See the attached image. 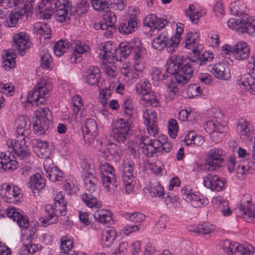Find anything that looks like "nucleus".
<instances>
[{
  "label": "nucleus",
  "instance_id": "f257e3e1",
  "mask_svg": "<svg viewBox=\"0 0 255 255\" xmlns=\"http://www.w3.org/2000/svg\"><path fill=\"white\" fill-rule=\"evenodd\" d=\"M190 62L183 60L182 56L173 55L167 60L166 71L168 73L174 76L177 83L184 85L189 82L194 74V66L196 59H189Z\"/></svg>",
  "mask_w": 255,
  "mask_h": 255
},
{
  "label": "nucleus",
  "instance_id": "f03ea898",
  "mask_svg": "<svg viewBox=\"0 0 255 255\" xmlns=\"http://www.w3.org/2000/svg\"><path fill=\"white\" fill-rule=\"evenodd\" d=\"M17 128L15 131L16 138L10 140L7 142L9 147L12 148L14 154L19 159L26 158L29 156L27 142L29 141L30 135V123L24 118L19 119L17 122Z\"/></svg>",
  "mask_w": 255,
  "mask_h": 255
},
{
  "label": "nucleus",
  "instance_id": "7ed1b4c3",
  "mask_svg": "<svg viewBox=\"0 0 255 255\" xmlns=\"http://www.w3.org/2000/svg\"><path fill=\"white\" fill-rule=\"evenodd\" d=\"M37 7L40 17L42 19H50L53 13H55L56 19L60 22L69 18V4L68 0H41Z\"/></svg>",
  "mask_w": 255,
  "mask_h": 255
},
{
  "label": "nucleus",
  "instance_id": "20e7f679",
  "mask_svg": "<svg viewBox=\"0 0 255 255\" xmlns=\"http://www.w3.org/2000/svg\"><path fill=\"white\" fill-rule=\"evenodd\" d=\"M54 207L51 205H46L45 211L47 213L46 218L40 219L43 226L46 227L48 225L56 224L58 221V214L61 216H65L67 214V202L65 200L64 194L59 192L54 199Z\"/></svg>",
  "mask_w": 255,
  "mask_h": 255
},
{
  "label": "nucleus",
  "instance_id": "39448f33",
  "mask_svg": "<svg viewBox=\"0 0 255 255\" xmlns=\"http://www.w3.org/2000/svg\"><path fill=\"white\" fill-rule=\"evenodd\" d=\"M131 118H121L114 122L112 126L110 136L119 143H124L132 134Z\"/></svg>",
  "mask_w": 255,
  "mask_h": 255
},
{
  "label": "nucleus",
  "instance_id": "423d86ee",
  "mask_svg": "<svg viewBox=\"0 0 255 255\" xmlns=\"http://www.w3.org/2000/svg\"><path fill=\"white\" fill-rule=\"evenodd\" d=\"M52 89L50 81L46 77H43L28 93L27 102L32 106L43 105L46 100V95Z\"/></svg>",
  "mask_w": 255,
  "mask_h": 255
},
{
  "label": "nucleus",
  "instance_id": "0eeeda50",
  "mask_svg": "<svg viewBox=\"0 0 255 255\" xmlns=\"http://www.w3.org/2000/svg\"><path fill=\"white\" fill-rule=\"evenodd\" d=\"M51 112L48 108H40L35 113L33 118V127L36 133L39 135L46 133L51 127Z\"/></svg>",
  "mask_w": 255,
  "mask_h": 255
},
{
  "label": "nucleus",
  "instance_id": "6e6552de",
  "mask_svg": "<svg viewBox=\"0 0 255 255\" xmlns=\"http://www.w3.org/2000/svg\"><path fill=\"white\" fill-rule=\"evenodd\" d=\"M228 27L240 33H247L255 36V18L246 16L241 18H231L228 21Z\"/></svg>",
  "mask_w": 255,
  "mask_h": 255
},
{
  "label": "nucleus",
  "instance_id": "1a4fd4ad",
  "mask_svg": "<svg viewBox=\"0 0 255 255\" xmlns=\"http://www.w3.org/2000/svg\"><path fill=\"white\" fill-rule=\"evenodd\" d=\"M224 159L223 151L221 149L216 148L211 149L205 160V168L210 171L216 169L221 166Z\"/></svg>",
  "mask_w": 255,
  "mask_h": 255
},
{
  "label": "nucleus",
  "instance_id": "9d476101",
  "mask_svg": "<svg viewBox=\"0 0 255 255\" xmlns=\"http://www.w3.org/2000/svg\"><path fill=\"white\" fill-rule=\"evenodd\" d=\"M252 246L247 248L238 243H232L229 240H226L223 245L224 251L228 255H251Z\"/></svg>",
  "mask_w": 255,
  "mask_h": 255
},
{
  "label": "nucleus",
  "instance_id": "9b49d317",
  "mask_svg": "<svg viewBox=\"0 0 255 255\" xmlns=\"http://www.w3.org/2000/svg\"><path fill=\"white\" fill-rule=\"evenodd\" d=\"M13 40V47L17 50L21 56L24 55L31 45L29 36L25 32H20L14 34Z\"/></svg>",
  "mask_w": 255,
  "mask_h": 255
},
{
  "label": "nucleus",
  "instance_id": "f8f14e48",
  "mask_svg": "<svg viewBox=\"0 0 255 255\" xmlns=\"http://www.w3.org/2000/svg\"><path fill=\"white\" fill-rule=\"evenodd\" d=\"M199 40V34L196 31H190L187 33L185 38L184 47L187 49H192L194 57L198 58L200 55V50L202 48L201 45L198 43Z\"/></svg>",
  "mask_w": 255,
  "mask_h": 255
},
{
  "label": "nucleus",
  "instance_id": "ddd939ff",
  "mask_svg": "<svg viewBox=\"0 0 255 255\" xmlns=\"http://www.w3.org/2000/svg\"><path fill=\"white\" fill-rule=\"evenodd\" d=\"M189 187H185L181 191L183 198L187 202L191 203L194 208L201 207L206 204L207 200L200 194H197L192 192Z\"/></svg>",
  "mask_w": 255,
  "mask_h": 255
},
{
  "label": "nucleus",
  "instance_id": "4468645a",
  "mask_svg": "<svg viewBox=\"0 0 255 255\" xmlns=\"http://www.w3.org/2000/svg\"><path fill=\"white\" fill-rule=\"evenodd\" d=\"M224 181L217 175L208 174L203 178V185L212 191L219 192L225 188Z\"/></svg>",
  "mask_w": 255,
  "mask_h": 255
},
{
  "label": "nucleus",
  "instance_id": "2eb2a0df",
  "mask_svg": "<svg viewBox=\"0 0 255 255\" xmlns=\"http://www.w3.org/2000/svg\"><path fill=\"white\" fill-rule=\"evenodd\" d=\"M237 129L241 139L244 141H249L252 139L254 130L249 122L241 119L238 122Z\"/></svg>",
  "mask_w": 255,
  "mask_h": 255
},
{
  "label": "nucleus",
  "instance_id": "dca6fc26",
  "mask_svg": "<svg viewBox=\"0 0 255 255\" xmlns=\"http://www.w3.org/2000/svg\"><path fill=\"white\" fill-rule=\"evenodd\" d=\"M9 152H0V171H12L17 167L18 163Z\"/></svg>",
  "mask_w": 255,
  "mask_h": 255
},
{
  "label": "nucleus",
  "instance_id": "f3484780",
  "mask_svg": "<svg viewBox=\"0 0 255 255\" xmlns=\"http://www.w3.org/2000/svg\"><path fill=\"white\" fill-rule=\"evenodd\" d=\"M35 228H31L29 230V234L26 239L23 240V246L21 249V255H29L34 254L37 250V246L34 244H32L33 240L35 238Z\"/></svg>",
  "mask_w": 255,
  "mask_h": 255
},
{
  "label": "nucleus",
  "instance_id": "a211bd4d",
  "mask_svg": "<svg viewBox=\"0 0 255 255\" xmlns=\"http://www.w3.org/2000/svg\"><path fill=\"white\" fill-rule=\"evenodd\" d=\"M7 216L10 219L15 221L20 228L27 229L29 227V219L28 216L21 214L15 208L7 209L6 210Z\"/></svg>",
  "mask_w": 255,
  "mask_h": 255
},
{
  "label": "nucleus",
  "instance_id": "6ab92c4d",
  "mask_svg": "<svg viewBox=\"0 0 255 255\" xmlns=\"http://www.w3.org/2000/svg\"><path fill=\"white\" fill-rule=\"evenodd\" d=\"M132 43H128L127 42L121 43L118 48L114 49V52L112 53V56L117 61L125 60L132 51Z\"/></svg>",
  "mask_w": 255,
  "mask_h": 255
},
{
  "label": "nucleus",
  "instance_id": "aec40b11",
  "mask_svg": "<svg viewBox=\"0 0 255 255\" xmlns=\"http://www.w3.org/2000/svg\"><path fill=\"white\" fill-rule=\"evenodd\" d=\"M24 8H21L19 11H12L8 14V17L4 21V25L8 27H16L19 19L24 14H28L30 10L25 7V5H23Z\"/></svg>",
  "mask_w": 255,
  "mask_h": 255
},
{
  "label": "nucleus",
  "instance_id": "412c9836",
  "mask_svg": "<svg viewBox=\"0 0 255 255\" xmlns=\"http://www.w3.org/2000/svg\"><path fill=\"white\" fill-rule=\"evenodd\" d=\"M238 216L242 217L246 222L255 221V207L248 203V206L240 205L236 209Z\"/></svg>",
  "mask_w": 255,
  "mask_h": 255
},
{
  "label": "nucleus",
  "instance_id": "4be33fe9",
  "mask_svg": "<svg viewBox=\"0 0 255 255\" xmlns=\"http://www.w3.org/2000/svg\"><path fill=\"white\" fill-rule=\"evenodd\" d=\"M4 197L7 202L16 204L20 202L22 194L17 186H14L12 187L9 185H6Z\"/></svg>",
  "mask_w": 255,
  "mask_h": 255
},
{
  "label": "nucleus",
  "instance_id": "5701e85b",
  "mask_svg": "<svg viewBox=\"0 0 255 255\" xmlns=\"http://www.w3.org/2000/svg\"><path fill=\"white\" fill-rule=\"evenodd\" d=\"M100 71L98 67L91 66L85 71L83 77L84 81L89 85L93 86L98 83L100 77Z\"/></svg>",
  "mask_w": 255,
  "mask_h": 255
},
{
  "label": "nucleus",
  "instance_id": "b1692460",
  "mask_svg": "<svg viewBox=\"0 0 255 255\" xmlns=\"http://www.w3.org/2000/svg\"><path fill=\"white\" fill-rule=\"evenodd\" d=\"M250 54V48L245 42H240L234 45L233 55L238 60H244L248 58Z\"/></svg>",
  "mask_w": 255,
  "mask_h": 255
},
{
  "label": "nucleus",
  "instance_id": "393cba45",
  "mask_svg": "<svg viewBox=\"0 0 255 255\" xmlns=\"http://www.w3.org/2000/svg\"><path fill=\"white\" fill-rule=\"evenodd\" d=\"M137 28V19L136 16L131 14L127 21L122 23L119 27V31L123 34H128Z\"/></svg>",
  "mask_w": 255,
  "mask_h": 255
},
{
  "label": "nucleus",
  "instance_id": "a878e982",
  "mask_svg": "<svg viewBox=\"0 0 255 255\" xmlns=\"http://www.w3.org/2000/svg\"><path fill=\"white\" fill-rule=\"evenodd\" d=\"M103 155L107 160L117 162L122 157V150L120 147L116 144H110L103 151Z\"/></svg>",
  "mask_w": 255,
  "mask_h": 255
},
{
  "label": "nucleus",
  "instance_id": "bb28decb",
  "mask_svg": "<svg viewBox=\"0 0 255 255\" xmlns=\"http://www.w3.org/2000/svg\"><path fill=\"white\" fill-rule=\"evenodd\" d=\"M227 68L225 63L219 62L214 65H208L207 69L217 78L225 80L228 78V73L226 70Z\"/></svg>",
  "mask_w": 255,
  "mask_h": 255
},
{
  "label": "nucleus",
  "instance_id": "cd10ccee",
  "mask_svg": "<svg viewBox=\"0 0 255 255\" xmlns=\"http://www.w3.org/2000/svg\"><path fill=\"white\" fill-rule=\"evenodd\" d=\"M33 151L38 157L42 158L47 157L49 153V149L47 142L40 139H34L32 141Z\"/></svg>",
  "mask_w": 255,
  "mask_h": 255
},
{
  "label": "nucleus",
  "instance_id": "c85d7f7f",
  "mask_svg": "<svg viewBox=\"0 0 255 255\" xmlns=\"http://www.w3.org/2000/svg\"><path fill=\"white\" fill-rule=\"evenodd\" d=\"M83 175L84 186L87 192L92 194L96 193L98 190V178L91 172H85Z\"/></svg>",
  "mask_w": 255,
  "mask_h": 255
},
{
  "label": "nucleus",
  "instance_id": "c756f323",
  "mask_svg": "<svg viewBox=\"0 0 255 255\" xmlns=\"http://www.w3.org/2000/svg\"><path fill=\"white\" fill-rule=\"evenodd\" d=\"M71 48L73 50L70 57L72 63L76 62L77 60L80 61L81 54L87 52L89 49L88 46L79 41L72 43Z\"/></svg>",
  "mask_w": 255,
  "mask_h": 255
},
{
  "label": "nucleus",
  "instance_id": "7c9ffc66",
  "mask_svg": "<svg viewBox=\"0 0 255 255\" xmlns=\"http://www.w3.org/2000/svg\"><path fill=\"white\" fill-rule=\"evenodd\" d=\"M133 59L135 61L134 64H142L141 62L143 61L145 53V49L142 46L141 41L137 40L132 43V51Z\"/></svg>",
  "mask_w": 255,
  "mask_h": 255
},
{
  "label": "nucleus",
  "instance_id": "2f4dec72",
  "mask_svg": "<svg viewBox=\"0 0 255 255\" xmlns=\"http://www.w3.org/2000/svg\"><path fill=\"white\" fill-rule=\"evenodd\" d=\"M176 27V33L170 38L169 46L168 48V52L170 53L173 52L178 46L181 39V35L184 31V26L182 23H177Z\"/></svg>",
  "mask_w": 255,
  "mask_h": 255
},
{
  "label": "nucleus",
  "instance_id": "473e14b6",
  "mask_svg": "<svg viewBox=\"0 0 255 255\" xmlns=\"http://www.w3.org/2000/svg\"><path fill=\"white\" fill-rule=\"evenodd\" d=\"M140 147L142 153L147 157H152L155 153V148L151 143V139L147 136H143L140 138Z\"/></svg>",
  "mask_w": 255,
  "mask_h": 255
},
{
  "label": "nucleus",
  "instance_id": "72a5a7b5",
  "mask_svg": "<svg viewBox=\"0 0 255 255\" xmlns=\"http://www.w3.org/2000/svg\"><path fill=\"white\" fill-rule=\"evenodd\" d=\"M134 167L133 161L129 160L125 162L123 167V180L124 182L134 181Z\"/></svg>",
  "mask_w": 255,
  "mask_h": 255
},
{
  "label": "nucleus",
  "instance_id": "f704fd0d",
  "mask_svg": "<svg viewBox=\"0 0 255 255\" xmlns=\"http://www.w3.org/2000/svg\"><path fill=\"white\" fill-rule=\"evenodd\" d=\"M101 178L102 184L108 192H114L118 187V183L115 174L106 176L103 174Z\"/></svg>",
  "mask_w": 255,
  "mask_h": 255
},
{
  "label": "nucleus",
  "instance_id": "c9c22d12",
  "mask_svg": "<svg viewBox=\"0 0 255 255\" xmlns=\"http://www.w3.org/2000/svg\"><path fill=\"white\" fill-rule=\"evenodd\" d=\"M117 237L115 230L112 228L105 229L102 235V244L104 247H109Z\"/></svg>",
  "mask_w": 255,
  "mask_h": 255
},
{
  "label": "nucleus",
  "instance_id": "e433bc0d",
  "mask_svg": "<svg viewBox=\"0 0 255 255\" xmlns=\"http://www.w3.org/2000/svg\"><path fill=\"white\" fill-rule=\"evenodd\" d=\"M27 186L32 191L35 189L41 190L45 186L44 179L41 177L40 174L36 173L30 178L29 181L27 183Z\"/></svg>",
  "mask_w": 255,
  "mask_h": 255
},
{
  "label": "nucleus",
  "instance_id": "4c0bfd02",
  "mask_svg": "<svg viewBox=\"0 0 255 255\" xmlns=\"http://www.w3.org/2000/svg\"><path fill=\"white\" fill-rule=\"evenodd\" d=\"M170 40L165 34L161 33L153 39L152 46L157 50L161 51L164 47L168 49Z\"/></svg>",
  "mask_w": 255,
  "mask_h": 255
},
{
  "label": "nucleus",
  "instance_id": "58836bf2",
  "mask_svg": "<svg viewBox=\"0 0 255 255\" xmlns=\"http://www.w3.org/2000/svg\"><path fill=\"white\" fill-rule=\"evenodd\" d=\"M95 219L101 223H110L113 222L112 213L107 210H97L94 214Z\"/></svg>",
  "mask_w": 255,
  "mask_h": 255
},
{
  "label": "nucleus",
  "instance_id": "ea45409f",
  "mask_svg": "<svg viewBox=\"0 0 255 255\" xmlns=\"http://www.w3.org/2000/svg\"><path fill=\"white\" fill-rule=\"evenodd\" d=\"M143 68L142 64H134L129 68L127 73L125 74V76L130 79L131 82L133 83L136 79L141 77Z\"/></svg>",
  "mask_w": 255,
  "mask_h": 255
},
{
  "label": "nucleus",
  "instance_id": "a19ab883",
  "mask_svg": "<svg viewBox=\"0 0 255 255\" xmlns=\"http://www.w3.org/2000/svg\"><path fill=\"white\" fill-rule=\"evenodd\" d=\"M215 229L214 226L209 223H205L197 227H194L189 230L191 232L198 234L200 235H206L213 232Z\"/></svg>",
  "mask_w": 255,
  "mask_h": 255
},
{
  "label": "nucleus",
  "instance_id": "79ce46f5",
  "mask_svg": "<svg viewBox=\"0 0 255 255\" xmlns=\"http://www.w3.org/2000/svg\"><path fill=\"white\" fill-rule=\"evenodd\" d=\"M151 143L155 148V152H169L171 149V145L168 142H161L158 139H151Z\"/></svg>",
  "mask_w": 255,
  "mask_h": 255
},
{
  "label": "nucleus",
  "instance_id": "37998d69",
  "mask_svg": "<svg viewBox=\"0 0 255 255\" xmlns=\"http://www.w3.org/2000/svg\"><path fill=\"white\" fill-rule=\"evenodd\" d=\"M94 195V194L87 192L81 195V199L84 203L90 208L100 207V203Z\"/></svg>",
  "mask_w": 255,
  "mask_h": 255
},
{
  "label": "nucleus",
  "instance_id": "c03bdc74",
  "mask_svg": "<svg viewBox=\"0 0 255 255\" xmlns=\"http://www.w3.org/2000/svg\"><path fill=\"white\" fill-rule=\"evenodd\" d=\"M150 196L152 197L162 198L166 195L164 188L158 182L151 183L149 189Z\"/></svg>",
  "mask_w": 255,
  "mask_h": 255
},
{
  "label": "nucleus",
  "instance_id": "a18cd8bd",
  "mask_svg": "<svg viewBox=\"0 0 255 255\" xmlns=\"http://www.w3.org/2000/svg\"><path fill=\"white\" fill-rule=\"evenodd\" d=\"M15 55L14 53L11 52L6 53L2 57V67L6 71L14 67L15 64Z\"/></svg>",
  "mask_w": 255,
  "mask_h": 255
},
{
  "label": "nucleus",
  "instance_id": "49530a36",
  "mask_svg": "<svg viewBox=\"0 0 255 255\" xmlns=\"http://www.w3.org/2000/svg\"><path fill=\"white\" fill-rule=\"evenodd\" d=\"M97 126L96 121L92 119L87 120L83 128V131L95 136L97 135Z\"/></svg>",
  "mask_w": 255,
  "mask_h": 255
},
{
  "label": "nucleus",
  "instance_id": "de8ad7c7",
  "mask_svg": "<svg viewBox=\"0 0 255 255\" xmlns=\"http://www.w3.org/2000/svg\"><path fill=\"white\" fill-rule=\"evenodd\" d=\"M124 217L126 220L134 223L135 225L140 224L144 221L145 218V216L139 212L126 213Z\"/></svg>",
  "mask_w": 255,
  "mask_h": 255
},
{
  "label": "nucleus",
  "instance_id": "09e8293b",
  "mask_svg": "<svg viewBox=\"0 0 255 255\" xmlns=\"http://www.w3.org/2000/svg\"><path fill=\"white\" fill-rule=\"evenodd\" d=\"M170 75V74H168L165 72H162L159 81L167 85L169 89L170 92L174 95L178 92V88L175 86H172L173 80Z\"/></svg>",
  "mask_w": 255,
  "mask_h": 255
},
{
  "label": "nucleus",
  "instance_id": "8fccbe9b",
  "mask_svg": "<svg viewBox=\"0 0 255 255\" xmlns=\"http://www.w3.org/2000/svg\"><path fill=\"white\" fill-rule=\"evenodd\" d=\"M253 77L249 73L244 74L237 77L236 83L242 89H249Z\"/></svg>",
  "mask_w": 255,
  "mask_h": 255
},
{
  "label": "nucleus",
  "instance_id": "3c124183",
  "mask_svg": "<svg viewBox=\"0 0 255 255\" xmlns=\"http://www.w3.org/2000/svg\"><path fill=\"white\" fill-rule=\"evenodd\" d=\"M142 100L146 106L157 107L159 104V100L155 93L150 91L142 96Z\"/></svg>",
  "mask_w": 255,
  "mask_h": 255
},
{
  "label": "nucleus",
  "instance_id": "603ef678",
  "mask_svg": "<svg viewBox=\"0 0 255 255\" xmlns=\"http://www.w3.org/2000/svg\"><path fill=\"white\" fill-rule=\"evenodd\" d=\"M136 91L142 96L151 91V84L144 79L140 80V82L136 85Z\"/></svg>",
  "mask_w": 255,
  "mask_h": 255
},
{
  "label": "nucleus",
  "instance_id": "864d4df0",
  "mask_svg": "<svg viewBox=\"0 0 255 255\" xmlns=\"http://www.w3.org/2000/svg\"><path fill=\"white\" fill-rule=\"evenodd\" d=\"M254 163L252 161H246L243 164H240L237 168V173L241 175L240 177H243L247 174L253 171V165Z\"/></svg>",
  "mask_w": 255,
  "mask_h": 255
},
{
  "label": "nucleus",
  "instance_id": "5fc2aeb1",
  "mask_svg": "<svg viewBox=\"0 0 255 255\" xmlns=\"http://www.w3.org/2000/svg\"><path fill=\"white\" fill-rule=\"evenodd\" d=\"M46 177L52 182L61 181L63 179V173L57 167L53 166L50 171L46 170Z\"/></svg>",
  "mask_w": 255,
  "mask_h": 255
},
{
  "label": "nucleus",
  "instance_id": "6e6d98bb",
  "mask_svg": "<svg viewBox=\"0 0 255 255\" xmlns=\"http://www.w3.org/2000/svg\"><path fill=\"white\" fill-rule=\"evenodd\" d=\"M41 55V66L45 69H51L53 68L52 59L47 52L43 51Z\"/></svg>",
  "mask_w": 255,
  "mask_h": 255
},
{
  "label": "nucleus",
  "instance_id": "4d7b16f0",
  "mask_svg": "<svg viewBox=\"0 0 255 255\" xmlns=\"http://www.w3.org/2000/svg\"><path fill=\"white\" fill-rule=\"evenodd\" d=\"M68 47V43L66 40H59L55 44L54 52L56 56H61L66 51Z\"/></svg>",
  "mask_w": 255,
  "mask_h": 255
},
{
  "label": "nucleus",
  "instance_id": "13d9d810",
  "mask_svg": "<svg viewBox=\"0 0 255 255\" xmlns=\"http://www.w3.org/2000/svg\"><path fill=\"white\" fill-rule=\"evenodd\" d=\"M112 90L110 88H106L100 90L99 100L104 107L108 105V101L111 97Z\"/></svg>",
  "mask_w": 255,
  "mask_h": 255
},
{
  "label": "nucleus",
  "instance_id": "bf43d9fd",
  "mask_svg": "<svg viewBox=\"0 0 255 255\" xmlns=\"http://www.w3.org/2000/svg\"><path fill=\"white\" fill-rule=\"evenodd\" d=\"M122 108L124 109V113L128 118H131L134 113V109L130 99H128L124 101Z\"/></svg>",
  "mask_w": 255,
  "mask_h": 255
},
{
  "label": "nucleus",
  "instance_id": "052dcab7",
  "mask_svg": "<svg viewBox=\"0 0 255 255\" xmlns=\"http://www.w3.org/2000/svg\"><path fill=\"white\" fill-rule=\"evenodd\" d=\"M168 133L170 137L174 139L177 136L178 129V124L176 120L170 119L168 122Z\"/></svg>",
  "mask_w": 255,
  "mask_h": 255
},
{
  "label": "nucleus",
  "instance_id": "680f3d73",
  "mask_svg": "<svg viewBox=\"0 0 255 255\" xmlns=\"http://www.w3.org/2000/svg\"><path fill=\"white\" fill-rule=\"evenodd\" d=\"M195 7L193 4H190L189 6L188 9L185 10V15L189 17L192 23H197L200 19L199 13L197 12L194 13Z\"/></svg>",
  "mask_w": 255,
  "mask_h": 255
},
{
  "label": "nucleus",
  "instance_id": "e2e57ef3",
  "mask_svg": "<svg viewBox=\"0 0 255 255\" xmlns=\"http://www.w3.org/2000/svg\"><path fill=\"white\" fill-rule=\"evenodd\" d=\"M143 118L144 119V123H156V113L153 110H146L143 114Z\"/></svg>",
  "mask_w": 255,
  "mask_h": 255
},
{
  "label": "nucleus",
  "instance_id": "0e129e2a",
  "mask_svg": "<svg viewBox=\"0 0 255 255\" xmlns=\"http://www.w3.org/2000/svg\"><path fill=\"white\" fill-rule=\"evenodd\" d=\"M138 145L137 143L134 140H129L127 143V152L130 155L133 157V158H136L137 155L139 154L138 153Z\"/></svg>",
  "mask_w": 255,
  "mask_h": 255
},
{
  "label": "nucleus",
  "instance_id": "69168bd1",
  "mask_svg": "<svg viewBox=\"0 0 255 255\" xmlns=\"http://www.w3.org/2000/svg\"><path fill=\"white\" fill-rule=\"evenodd\" d=\"M105 21L109 25L111 29H114L115 28V24L117 21V16L115 13L110 10L107 11Z\"/></svg>",
  "mask_w": 255,
  "mask_h": 255
},
{
  "label": "nucleus",
  "instance_id": "338daca9",
  "mask_svg": "<svg viewBox=\"0 0 255 255\" xmlns=\"http://www.w3.org/2000/svg\"><path fill=\"white\" fill-rule=\"evenodd\" d=\"M73 247V242L70 240H67L66 238L62 237L61 239L60 250L61 253L64 254L68 253L67 252H71Z\"/></svg>",
  "mask_w": 255,
  "mask_h": 255
},
{
  "label": "nucleus",
  "instance_id": "774afa93",
  "mask_svg": "<svg viewBox=\"0 0 255 255\" xmlns=\"http://www.w3.org/2000/svg\"><path fill=\"white\" fill-rule=\"evenodd\" d=\"M128 247L127 242H122L111 255H125L127 252Z\"/></svg>",
  "mask_w": 255,
  "mask_h": 255
}]
</instances>
